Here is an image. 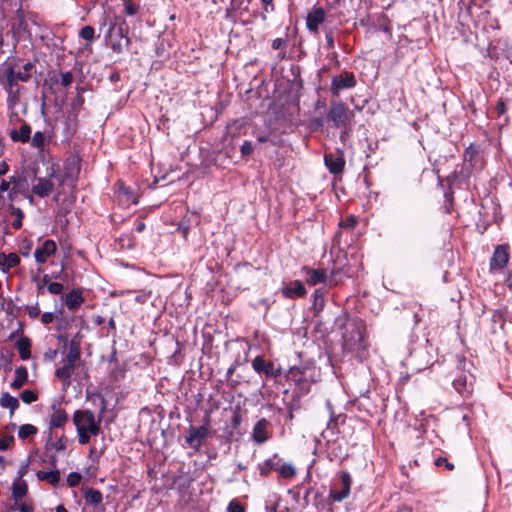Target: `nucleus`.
I'll list each match as a JSON object with an SVG mask.
<instances>
[{"label": "nucleus", "instance_id": "obj_1", "mask_svg": "<svg viewBox=\"0 0 512 512\" xmlns=\"http://www.w3.org/2000/svg\"><path fill=\"white\" fill-rule=\"evenodd\" d=\"M101 399V409L98 416L89 409L76 410L73 413L72 421L78 434V442L81 445L88 444L91 437L98 436L101 432V422L106 410L105 398L98 394Z\"/></svg>", "mask_w": 512, "mask_h": 512}, {"label": "nucleus", "instance_id": "obj_2", "mask_svg": "<svg viewBox=\"0 0 512 512\" xmlns=\"http://www.w3.org/2000/svg\"><path fill=\"white\" fill-rule=\"evenodd\" d=\"M108 24V30L105 35L106 45L109 46L114 53L121 54L127 50L131 44V39L128 36L127 24L124 19L119 23L117 19L111 20L104 17L101 26Z\"/></svg>", "mask_w": 512, "mask_h": 512}, {"label": "nucleus", "instance_id": "obj_3", "mask_svg": "<svg viewBox=\"0 0 512 512\" xmlns=\"http://www.w3.org/2000/svg\"><path fill=\"white\" fill-rule=\"evenodd\" d=\"M33 14L28 13L23 10L22 6L20 5L13 16L9 19V26L10 30L7 32V35H11L13 39L12 49L11 53L16 54L17 53V45L22 40H31L32 33L28 26V20H31L35 23L33 20Z\"/></svg>", "mask_w": 512, "mask_h": 512}, {"label": "nucleus", "instance_id": "obj_4", "mask_svg": "<svg viewBox=\"0 0 512 512\" xmlns=\"http://www.w3.org/2000/svg\"><path fill=\"white\" fill-rule=\"evenodd\" d=\"M80 357V343L73 339L69 342L68 353L62 360V366L55 370V377L61 381L64 390L72 383V375L75 372L77 363L81 361Z\"/></svg>", "mask_w": 512, "mask_h": 512}, {"label": "nucleus", "instance_id": "obj_5", "mask_svg": "<svg viewBox=\"0 0 512 512\" xmlns=\"http://www.w3.org/2000/svg\"><path fill=\"white\" fill-rule=\"evenodd\" d=\"M352 116L353 113L342 102H332L327 115L328 119L333 122L336 128L346 127Z\"/></svg>", "mask_w": 512, "mask_h": 512}, {"label": "nucleus", "instance_id": "obj_6", "mask_svg": "<svg viewBox=\"0 0 512 512\" xmlns=\"http://www.w3.org/2000/svg\"><path fill=\"white\" fill-rule=\"evenodd\" d=\"M344 345L349 349L364 348V332L362 325H347L343 333Z\"/></svg>", "mask_w": 512, "mask_h": 512}, {"label": "nucleus", "instance_id": "obj_7", "mask_svg": "<svg viewBox=\"0 0 512 512\" xmlns=\"http://www.w3.org/2000/svg\"><path fill=\"white\" fill-rule=\"evenodd\" d=\"M309 368L306 366H293L287 371L286 378L297 386L301 394L310 391V384L307 380Z\"/></svg>", "mask_w": 512, "mask_h": 512}, {"label": "nucleus", "instance_id": "obj_8", "mask_svg": "<svg viewBox=\"0 0 512 512\" xmlns=\"http://www.w3.org/2000/svg\"><path fill=\"white\" fill-rule=\"evenodd\" d=\"M2 85L7 93V106L13 110L20 102V93L23 87L19 83L13 82V74L10 71L7 77L2 78Z\"/></svg>", "mask_w": 512, "mask_h": 512}, {"label": "nucleus", "instance_id": "obj_9", "mask_svg": "<svg viewBox=\"0 0 512 512\" xmlns=\"http://www.w3.org/2000/svg\"><path fill=\"white\" fill-rule=\"evenodd\" d=\"M209 433V426L207 425L199 427L190 426L185 436V442L189 447L193 448L195 452H198Z\"/></svg>", "mask_w": 512, "mask_h": 512}, {"label": "nucleus", "instance_id": "obj_10", "mask_svg": "<svg viewBox=\"0 0 512 512\" xmlns=\"http://www.w3.org/2000/svg\"><path fill=\"white\" fill-rule=\"evenodd\" d=\"M251 366L256 373L264 374L268 378H277L282 375L281 367H275L273 362H267L263 356H256Z\"/></svg>", "mask_w": 512, "mask_h": 512}, {"label": "nucleus", "instance_id": "obj_11", "mask_svg": "<svg viewBox=\"0 0 512 512\" xmlns=\"http://www.w3.org/2000/svg\"><path fill=\"white\" fill-rule=\"evenodd\" d=\"M356 83L355 75L352 72L345 71L332 78L330 90L333 96H339L340 91L354 88Z\"/></svg>", "mask_w": 512, "mask_h": 512}, {"label": "nucleus", "instance_id": "obj_12", "mask_svg": "<svg viewBox=\"0 0 512 512\" xmlns=\"http://www.w3.org/2000/svg\"><path fill=\"white\" fill-rule=\"evenodd\" d=\"M50 178L58 179L57 172L54 167L51 168V172L49 173V178L39 177L36 178L37 183L33 185L32 192L33 194L44 198L51 194L54 189V184Z\"/></svg>", "mask_w": 512, "mask_h": 512}, {"label": "nucleus", "instance_id": "obj_13", "mask_svg": "<svg viewBox=\"0 0 512 512\" xmlns=\"http://www.w3.org/2000/svg\"><path fill=\"white\" fill-rule=\"evenodd\" d=\"M509 246L498 245L490 259V270L491 271H502L509 261Z\"/></svg>", "mask_w": 512, "mask_h": 512}, {"label": "nucleus", "instance_id": "obj_14", "mask_svg": "<svg viewBox=\"0 0 512 512\" xmlns=\"http://www.w3.org/2000/svg\"><path fill=\"white\" fill-rule=\"evenodd\" d=\"M324 163L331 174H340L343 172L345 167V158L341 150H337L335 153H325Z\"/></svg>", "mask_w": 512, "mask_h": 512}, {"label": "nucleus", "instance_id": "obj_15", "mask_svg": "<svg viewBox=\"0 0 512 512\" xmlns=\"http://www.w3.org/2000/svg\"><path fill=\"white\" fill-rule=\"evenodd\" d=\"M269 422L265 418L258 420L253 427L251 438L254 443L261 445L267 442L271 435L268 431Z\"/></svg>", "mask_w": 512, "mask_h": 512}, {"label": "nucleus", "instance_id": "obj_16", "mask_svg": "<svg viewBox=\"0 0 512 512\" xmlns=\"http://www.w3.org/2000/svg\"><path fill=\"white\" fill-rule=\"evenodd\" d=\"M79 173L80 166L75 160L65 162L64 174L59 178L60 185L70 183L75 186Z\"/></svg>", "mask_w": 512, "mask_h": 512}, {"label": "nucleus", "instance_id": "obj_17", "mask_svg": "<svg viewBox=\"0 0 512 512\" xmlns=\"http://www.w3.org/2000/svg\"><path fill=\"white\" fill-rule=\"evenodd\" d=\"M57 250V246L55 241L51 239H47L43 242V244L38 247L34 252L35 261L38 264L45 263L48 258L53 255Z\"/></svg>", "mask_w": 512, "mask_h": 512}, {"label": "nucleus", "instance_id": "obj_18", "mask_svg": "<svg viewBox=\"0 0 512 512\" xmlns=\"http://www.w3.org/2000/svg\"><path fill=\"white\" fill-rule=\"evenodd\" d=\"M52 413L48 418L49 429L62 428L68 422V414L59 405H52Z\"/></svg>", "mask_w": 512, "mask_h": 512}, {"label": "nucleus", "instance_id": "obj_19", "mask_svg": "<svg viewBox=\"0 0 512 512\" xmlns=\"http://www.w3.org/2000/svg\"><path fill=\"white\" fill-rule=\"evenodd\" d=\"M306 288L302 281L294 280L289 284H285L281 288V293L285 298L294 299L296 297H303L306 294Z\"/></svg>", "mask_w": 512, "mask_h": 512}, {"label": "nucleus", "instance_id": "obj_20", "mask_svg": "<svg viewBox=\"0 0 512 512\" xmlns=\"http://www.w3.org/2000/svg\"><path fill=\"white\" fill-rule=\"evenodd\" d=\"M305 281L310 286H315L320 283H325L327 280L326 270L323 269H312L308 267L302 268Z\"/></svg>", "mask_w": 512, "mask_h": 512}, {"label": "nucleus", "instance_id": "obj_21", "mask_svg": "<svg viewBox=\"0 0 512 512\" xmlns=\"http://www.w3.org/2000/svg\"><path fill=\"white\" fill-rule=\"evenodd\" d=\"M340 478H341V482L343 484V487H341V491L331 490L330 494H329V497L335 502L343 501L350 494V487H351L352 480H351L349 473L342 472Z\"/></svg>", "mask_w": 512, "mask_h": 512}, {"label": "nucleus", "instance_id": "obj_22", "mask_svg": "<svg viewBox=\"0 0 512 512\" xmlns=\"http://www.w3.org/2000/svg\"><path fill=\"white\" fill-rule=\"evenodd\" d=\"M325 21V11L321 8H314L310 11L306 18V26L309 31L316 33L319 25Z\"/></svg>", "mask_w": 512, "mask_h": 512}, {"label": "nucleus", "instance_id": "obj_23", "mask_svg": "<svg viewBox=\"0 0 512 512\" xmlns=\"http://www.w3.org/2000/svg\"><path fill=\"white\" fill-rule=\"evenodd\" d=\"M117 186L116 196L122 205L130 206L132 204H137V195L131 189L126 187L122 182H118Z\"/></svg>", "mask_w": 512, "mask_h": 512}, {"label": "nucleus", "instance_id": "obj_24", "mask_svg": "<svg viewBox=\"0 0 512 512\" xmlns=\"http://www.w3.org/2000/svg\"><path fill=\"white\" fill-rule=\"evenodd\" d=\"M464 162L465 164L469 163L471 168L479 165V168L482 167V159L479 156V147L475 144H470L465 152H464Z\"/></svg>", "mask_w": 512, "mask_h": 512}, {"label": "nucleus", "instance_id": "obj_25", "mask_svg": "<svg viewBox=\"0 0 512 512\" xmlns=\"http://www.w3.org/2000/svg\"><path fill=\"white\" fill-rule=\"evenodd\" d=\"M472 376L467 374L466 372H461L457 378L453 380L454 388L460 393H470L471 392V382Z\"/></svg>", "mask_w": 512, "mask_h": 512}, {"label": "nucleus", "instance_id": "obj_26", "mask_svg": "<svg viewBox=\"0 0 512 512\" xmlns=\"http://www.w3.org/2000/svg\"><path fill=\"white\" fill-rule=\"evenodd\" d=\"M31 131V126L24 122L19 130L13 129L10 131L9 135L11 140L14 142L26 143L31 138Z\"/></svg>", "mask_w": 512, "mask_h": 512}, {"label": "nucleus", "instance_id": "obj_27", "mask_svg": "<svg viewBox=\"0 0 512 512\" xmlns=\"http://www.w3.org/2000/svg\"><path fill=\"white\" fill-rule=\"evenodd\" d=\"M23 475L24 472H20L19 477L15 479L12 484V497L16 502L23 498L28 492V485L26 481L22 479Z\"/></svg>", "mask_w": 512, "mask_h": 512}, {"label": "nucleus", "instance_id": "obj_28", "mask_svg": "<svg viewBox=\"0 0 512 512\" xmlns=\"http://www.w3.org/2000/svg\"><path fill=\"white\" fill-rule=\"evenodd\" d=\"M84 302V298L80 290H72L66 295L65 304L69 310L78 309Z\"/></svg>", "mask_w": 512, "mask_h": 512}, {"label": "nucleus", "instance_id": "obj_29", "mask_svg": "<svg viewBox=\"0 0 512 512\" xmlns=\"http://www.w3.org/2000/svg\"><path fill=\"white\" fill-rule=\"evenodd\" d=\"M0 406L9 409L10 416L19 408V400L8 392H3L0 397Z\"/></svg>", "mask_w": 512, "mask_h": 512}, {"label": "nucleus", "instance_id": "obj_30", "mask_svg": "<svg viewBox=\"0 0 512 512\" xmlns=\"http://www.w3.org/2000/svg\"><path fill=\"white\" fill-rule=\"evenodd\" d=\"M84 499L86 504L92 505L94 507L100 505L103 501L102 493L94 488H88L84 491Z\"/></svg>", "mask_w": 512, "mask_h": 512}, {"label": "nucleus", "instance_id": "obj_31", "mask_svg": "<svg viewBox=\"0 0 512 512\" xmlns=\"http://www.w3.org/2000/svg\"><path fill=\"white\" fill-rule=\"evenodd\" d=\"M28 380V371L26 367L19 366L15 370V378L11 383L13 389H20Z\"/></svg>", "mask_w": 512, "mask_h": 512}, {"label": "nucleus", "instance_id": "obj_32", "mask_svg": "<svg viewBox=\"0 0 512 512\" xmlns=\"http://www.w3.org/2000/svg\"><path fill=\"white\" fill-rule=\"evenodd\" d=\"M16 347L19 351L20 358L22 360H27L30 358V348H31V341L27 337H21L16 342Z\"/></svg>", "mask_w": 512, "mask_h": 512}, {"label": "nucleus", "instance_id": "obj_33", "mask_svg": "<svg viewBox=\"0 0 512 512\" xmlns=\"http://www.w3.org/2000/svg\"><path fill=\"white\" fill-rule=\"evenodd\" d=\"M20 263V258L15 253H10L8 255L1 254L0 255V265L2 266L3 270H9L11 268H14L18 266Z\"/></svg>", "mask_w": 512, "mask_h": 512}, {"label": "nucleus", "instance_id": "obj_34", "mask_svg": "<svg viewBox=\"0 0 512 512\" xmlns=\"http://www.w3.org/2000/svg\"><path fill=\"white\" fill-rule=\"evenodd\" d=\"M36 475L40 481H47L52 485H56L60 481V472L58 470L38 471Z\"/></svg>", "mask_w": 512, "mask_h": 512}, {"label": "nucleus", "instance_id": "obj_35", "mask_svg": "<svg viewBox=\"0 0 512 512\" xmlns=\"http://www.w3.org/2000/svg\"><path fill=\"white\" fill-rule=\"evenodd\" d=\"M324 295H325V290L322 288H318L314 291L313 309L316 313L321 312L325 306Z\"/></svg>", "mask_w": 512, "mask_h": 512}, {"label": "nucleus", "instance_id": "obj_36", "mask_svg": "<svg viewBox=\"0 0 512 512\" xmlns=\"http://www.w3.org/2000/svg\"><path fill=\"white\" fill-rule=\"evenodd\" d=\"M13 358L14 352L11 349L4 347L0 349V361L5 370L11 369Z\"/></svg>", "mask_w": 512, "mask_h": 512}, {"label": "nucleus", "instance_id": "obj_37", "mask_svg": "<svg viewBox=\"0 0 512 512\" xmlns=\"http://www.w3.org/2000/svg\"><path fill=\"white\" fill-rule=\"evenodd\" d=\"M9 210L11 215L15 217V220L11 223V226L16 230L20 229L22 227L24 212L20 208L15 207L12 204L9 205Z\"/></svg>", "mask_w": 512, "mask_h": 512}, {"label": "nucleus", "instance_id": "obj_38", "mask_svg": "<svg viewBox=\"0 0 512 512\" xmlns=\"http://www.w3.org/2000/svg\"><path fill=\"white\" fill-rule=\"evenodd\" d=\"M66 442L67 440L64 435H62L56 442H53L50 434L46 443V449H54L55 452L63 451L66 448Z\"/></svg>", "mask_w": 512, "mask_h": 512}, {"label": "nucleus", "instance_id": "obj_39", "mask_svg": "<svg viewBox=\"0 0 512 512\" xmlns=\"http://www.w3.org/2000/svg\"><path fill=\"white\" fill-rule=\"evenodd\" d=\"M38 432L37 428L32 424H24L19 427L18 436L21 439L33 437Z\"/></svg>", "mask_w": 512, "mask_h": 512}, {"label": "nucleus", "instance_id": "obj_40", "mask_svg": "<svg viewBox=\"0 0 512 512\" xmlns=\"http://www.w3.org/2000/svg\"><path fill=\"white\" fill-rule=\"evenodd\" d=\"M258 469L261 476H267L273 470L277 469V463L274 461V459H267L258 465Z\"/></svg>", "mask_w": 512, "mask_h": 512}, {"label": "nucleus", "instance_id": "obj_41", "mask_svg": "<svg viewBox=\"0 0 512 512\" xmlns=\"http://www.w3.org/2000/svg\"><path fill=\"white\" fill-rule=\"evenodd\" d=\"M45 142H46V137H45L44 132L37 131L34 133L32 139H31V146L34 148H37L39 151H43Z\"/></svg>", "mask_w": 512, "mask_h": 512}, {"label": "nucleus", "instance_id": "obj_42", "mask_svg": "<svg viewBox=\"0 0 512 512\" xmlns=\"http://www.w3.org/2000/svg\"><path fill=\"white\" fill-rule=\"evenodd\" d=\"M12 72L13 74V82H16V83H19V81L21 82H27L29 79H30V74L29 73H23V72H16L13 67H7L4 71V74L3 76L4 77H7V74L9 72Z\"/></svg>", "mask_w": 512, "mask_h": 512}, {"label": "nucleus", "instance_id": "obj_43", "mask_svg": "<svg viewBox=\"0 0 512 512\" xmlns=\"http://www.w3.org/2000/svg\"><path fill=\"white\" fill-rule=\"evenodd\" d=\"M278 471H279L280 477L285 478V479H291L296 474L295 467L292 464H287V463L282 464L278 468Z\"/></svg>", "mask_w": 512, "mask_h": 512}, {"label": "nucleus", "instance_id": "obj_44", "mask_svg": "<svg viewBox=\"0 0 512 512\" xmlns=\"http://www.w3.org/2000/svg\"><path fill=\"white\" fill-rule=\"evenodd\" d=\"M94 33L95 30L92 26L87 25L80 29L79 36L80 38L86 40L87 42L91 43L94 39Z\"/></svg>", "mask_w": 512, "mask_h": 512}, {"label": "nucleus", "instance_id": "obj_45", "mask_svg": "<svg viewBox=\"0 0 512 512\" xmlns=\"http://www.w3.org/2000/svg\"><path fill=\"white\" fill-rule=\"evenodd\" d=\"M20 397L24 403L31 404L37 401L38 393L34 390H24Z\"/></svg>", "mask_w": 512, "mask_h": 512}, {"label": "nucleus", "instance_id": "obj_46", "mask_svg": "<svg viewBox=\"0 0 512 512\" xmlns=\"http://www.w3.org/2000/svg\"><path fill=\"white\" fill-rule=\"evenodd\" d=\"M124 5V12L128 16H134L138 13L139 6L131 2V0L122 1Z\"/></svg>", "mask_w": 512, "mask_h": 512}, {"label": "nucleus", "instance_id": "obj_47", "mask_svg": "<svg viewBox=\"0 0 512 512\" xmlns=\"http://www.w3.org/2000/svg\"><path fill=\"white\" fill-rule=\"evenodd\" d=\"M82 476L78 472H71L67 476V485L69 487H76L80 484Z\"/></svg>", "mask_w": 512, "mask_h": 512}, {"label": "nucleus", "instance_id": "obj_48", "mask_svg": "<svg viewBox=\"0 0 512 512\" xmlns=\"http://www.w3.org/2000/svg\"><path fill=\"white\" fill-rule=\"evenodd\" d=\"M14 445V437L6 435L0 439V451L8 450Z\"/></svg>", "mask_w": 512, "mask_h": 512}, {"label": "nucleus", "instance_id": "obj_49", "mask_svg": "<svg viewBox=\"0 0 512 512\" xmlns=\"http://www.w3.org/2000/svg\"><path fill=\"white\" fill-rule=\"evenodd\" d=\"M9 510L15 511L18 510L19 512H33V505L23 502L19 505H17V502L14 505H11L9 507Z\"/></svg>", "mask_w": 512, "mask_h": 512}, {"label": "nucleus", "instance_id": "obj_50", "mask_svg": "<svg viewBox=\"0 0 512 512\" xmlns=\"http://www.w3.org/2000/svg\"><path fill=\"white\" fill-rule=\"evenodd\" d=\"M357 224V219L350 215V216H347L345 219H343L339 225L340 227H343V228H348V229H352L356 226Z\"/></svg>", "mask_w": 512, "mask_h": 512}, {"label": "nucleus", "instance_id": "obj_51", "mask_svg": "<svg viewBox=\"0 0 512 512\" xmlns=\"http://www.w3.org/2000/svg\"><path fill=\"white\" fill-rule=\"evenodd\" d=\"M47 289H48L49 293H51L53 295H58V294L62 293L64 286L62 283H59V282H51L48 284Z\"/></svg>", "mask_w": 512, "mask_h": 512}, {"label": "nucleus", "instance_id": "obj_52", "mask_svg": "<svg viewBox=\"0 0 512 512\" xmlns=\"http://www.w3.org/2000/svg\"><path fill=\"white\" fill-rule=\"evenodd\" d=\"M495 112L498 117L504 116L507 112L506 103L503 99H499L496 106H495Z\"/></svg>", "mask_w": 512, "mask_h": 512}, {"label": "nucleus", "instance_id": "obj_53", "mask_svg": "<svg viewBox=\"0 0 512 512\" xmlns=\"http://www.w3.org/2000/svg\"><path fill=\"white\" fill-rule=\"evenodd\" d=\"M26 312L30 318L36 319L40 315V309L38 307V304L27 306Z\"/></svg>", "mask_w": 512, "mask_h": 512}, {"label": "nucleus", "instance_id": "obj_54", "mask_svg": "<svg viewBox=\"0 0 512 512\" xmlns=\"http://www.w3.org/2000/svg\"><path fill=\"white\" fill-rule=\"evenodd\" d=\"M242 156H249L253 152V145L250 141H245L240 147Z\"/></svg>", "mask_w": 512, "mask_h": 512}, {"label": "nucleus", "instance_id": "obj_55", "mask_svg": "<svg viewBox=\"0 0 512 512\" xmlns=\"http://www.w3.org/2000/svg\"><path fill=\"white\" fill-rule=\"evenodd\" d=\"M73 81V75L71 72H65L61 74V85L63 87H68L71 85Z\"/></svg>", "mask_w": 512, "mask_h": 512}, {"label": "nucleus", "instance_id": "obj_56", "mask_svg": "<svg viewBox=\"0 0 512 512\" xmlns=\"http://www.w3.org/2000/svg\"><path fill=\"white\" fill-rule=\"evenodd\" d=\"M435 465L440 467L442 465H445V467L447 468V470H453L454 469V465L452 463H450L448 461L447 458L445 457H438L436 460H435Z\"/></svg>", "mask_w": 512, "mask_h": 512}, {"label": "nucleus", "instance_id": "obj_57", "mask_svg": "<svg viewBox=\"0 0 512 512\" xmlns=\"http://www.w3.org/2000/svg\"><path fill=\"white\" fill-rule=\"evenodd\" d=\"M228 512H245V509L240 503L231 501L228 505Z\"/></svg>", "mask_w": 512, "mask_h": 512}, {"label": "nucleus", "instance_id": "obj_58", "mask_svg": "<svg viewBox=\"0 0 512 512\" xmlns=\"http://www.w3.org/2000/svg\"><path fill=\"white\" fill-rule=\"evenodd\" d=\"M54 320V313L52 312H45L41 316V322L45 325L52 323Z\"/></svg>", "mask_w": 512, "mask_h": 512}, {"label": "nucleus", "instance_id": "obj_59", "mask_svg": "<svg viewBox=\"0 0 512 512\" xmlns=\"http://www.w3.org/2000/svg\"><path fill=\"white\" fill-rule=\"evenodd\" d=\"M83 103L84 98L80 94H78L72 101V107L73 109H80Z\"/></svg>", "mask_w": 512, "mask_h": 512}, {"label": "nucleus", "instance_id": "obj_60", "mask_svg": "<svg viewBox=\"0 0 512 512\" xmlns=\"http://www.w3.org/2000/svg\"><path fill=\"white\" fill-rule=\"evenodd\" d=\"M326 407H327V409H328V411H329V413H330V422H329V425H331V423L336 422L337 417H336V415H335V413H334V411H333V406H332V403H331V401H330V400H327V401H326Z\"/></svg>", "mask_w": 512, "mask_h": 512}, {"label": "nucleus", "instance_id": "obj_61", "mask_svg": "<svg viewBox=\"0 0 512 512\" xmlns=\"http://www.w3.org/2000/svg\"><path fill=\"white\" fill-rule=\"evenodd\" d=\"M261 1L264 4V11L266 13H270V12H273L275 10L274 4H273V0H261Z\"/></svg>", "mask_w": 512, "mask_h": 512}, {"label": "nucleus", "instance_id": "obj_62", "mask_svg": "<svg viewBox=\"0 0 512 512\" xmlns=\"http://www.w3.org/2000/svg\"><path fill=\"white\" fill-rule=\"evenodd\" d=\"M56 355H57V350L49 349L48 351L45 352L44 359L46 361H53L55 359Z\"/></svg>", "mask_w": 512, "mask_h": 512}, {"label": "nucleus", "instance_id": "obj_63", "mask_svg": "<svg viewBox=\"0 0 512 512\" xmlns=\"http://www.w3.org/2000/svg\"><path fill=\"white\" fill-rule=\"evenodd\" d=\"M325 39L327 43V48L332 49L334 47V38L331 31L326 33Z\"/></svg>", "mask_w": 512, "mask_h": 512}, {"label": "nucleus", "instance_id": "obj_64", "mask_svg": "<svg viewBox=\"0 0 512 512\" xmlns=\"http://www.w3.org/2000/svg\"><path fill=\"white\" fill-rule=\"evenodd\" d=\"M284 44V40L282 38H276L272 41V48L274 50H278L281 48V46Z\"/></svg>", "mask_w": 512, "mask_h": 512}]
</instances>
